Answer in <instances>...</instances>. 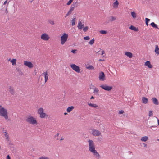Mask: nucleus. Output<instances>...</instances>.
Masks as SVG:
<instances>
[{"label":"nucleus","instance_id":"obj_1","mask_svg":"<svg viewBox=\"0 0 159 159\" xmlns=\"http://www.w3.org/2000/svg\"><path fill=\"white\" fill-rule=\"evenodd\" d=\"M89 143V150L92 152L94 157L97 158L99 159L100 157L99 154L95 149V144L93 141L89 140L88 141Z\"/></svg>","mask_w":159,"mask_h":159},{"label":"nucleus","instance_id":"obj_2","mask_svg":"<svg viewBox=\"0 0 159 159\" xmlns=\"http://www.w3.org/2000/svg\"><path fill=\"white\" fill-rule=\"evenodd\" d=\"M8 112L6 109L0 105V116L4 117L6 119L8 118Z\"/></svg>","mask_w":159,"mask_h":159},{"label":"nucleus","instance_id":"obj_3","mask_svg":"<svg viewBox=\"0 0 159 159\" xmlns=\"http://www.w3.org/2000/svg\"><path fill=\"white\" fill-rule=\"evenodd\" d=\"M26 121L29 124L37 125V121L35 118L32 116H30L26 119Z\"/></svg>","mask_w":159,"mask_h":159},{"label":"nucleus","instance_id":"obj_4","mask_svg":"<svg viewBox=\"0 0 159 159\" xmlns=\"http://www.w3.org/2000/svg\"><path fill=\"white\" fill-rule=\"evenodd\" d=\"M68 37V35L67 34L64 33L61 37V44L62 45H63L67 40V39Z\"/></svg>","mask_w":159,"mask_h":159},{"label":"nucleus","instance_id":"obj_5","mask_svg":"<svg viewBox=\"0 0 159 159\" xmlns=\"http://www.w3.org/2000/svg\"><path fill=\"white\" fill-rule=\"evenodd\" d=\"M70 67L75 72L79 73L80 72V67L75 64H72L70 65Z\"/></svg>","mask_w":159,"mask_h":159},{"label":"nucleus","instance_id":"obj_6","mask_svg":"<svg viewBox=\"0 0 159 159\" xmlns=\"http://www.w3.org/2000/svg\"><path fill=\"white\" fill-rule=\"evenodd\" d=\"M100 87L105 90L110 91L113 89L112 86H110L107 85H101Z\"/></svg>","mask_w":159,"mask_h":159},{"label":"nucleus","instance_id":"obj_7","mask_svg":"<svg viewBox=\"0 0 159 159\" xmlns=\"http://www.w3.org/2000/svg\"><path fill=\"white\" fill-rule=\"evenodd\" d=\"M105 78V75L104 73L102 71L99 73V80L100 81H103Z\"/></svg>","mask_w":159,"mask_h":159},{"label":"nucleus","instance_id":"obj_8","mask_svg":"<svg viewBox=\"0 0 159 159\" xmlns=\"http://www.w3.org/2000/svg\"><path fill=\"white\" fill-rule=\"evenodd\" d=\"M24 64L25 66H27L29 68H31L33 67V65L31 62L24 61Z\"/></svg>","mask_w":159,"mask_h":159},{"label":"nucleus","instance_id":"obj_9","mask_svg":"<svg viewBox=\"0 0 159 159\" xmlns=\"http://www.w3.org/2000/svg\"><path fill=\"white\" fill-rule=\"evenodd\" d=\"M41 39L43 40L47 41L50 38L48 34L44 33L41 35Z\"/></svg>","mask_w":159,"mask_h":159},{"label":"nucleus","instance_id":"obj_10","mask_svg":"<svg viewBox=\"0 0 159 159\" xmlns=\"http://www.w3.org/2000/svg\"><path fill=\"white\" fill-rule=\"evenodd\" d=\"M8 91L12 95H14L15 94V91L14 89V88L11 86L8 87Z\"/></svg>","mask_w":159,"mask_h":159},{"label":"nucleus","instance_id":"obj_11","mask_svg":"<svg viewBox=\"0 0 159 159\" xmlns=\"http://www.w3.org/2000/svg\"><path fill=\"white\" fill-rule=\"evenodd\" d=\"M108 21H106L105 22V24H107L110 21H111V22L113 21H114L115 20H116V17H115L111 16L108 17Z\"/></svg>","mask_w":159,"mask_h":159},{"label":"nucleus","instance_id":"obj_12","mask_svg":"<svg viewBox=\"0 0 159 159\" xmlns=\"http://www.w3.org/2000/svg\"><path fill=\"white\" fill-rule=\"evenodd\" d=\"M101 134V132L98 130H93L92 131V134L95 136H97L100 135Z\"/></svg>","mask_w":159,"mask_h":159},{"label":"nucleus","instance_id":"obj_13","mask_svg":"<svg viewBox=\"0 0 159 159\" xmlns=\"http://www.w3.org/2000/svg\"><path fill=\"white\" fill-rule=\"evenodd\" d=\"M142 102L145 104H146L148 102V99L145 97H143L142 98Z\"/></svg>","mask_w":159,"mask_h":159},{"label":"nucleus","instance_id":"obj_14","mask_svg":"<svg viewBox=\"0 0 159 159\" xmlns=\"http://www.w3.org/2000/svg\"><path fill=\"white\" fill-rule=\"evenodd\" d=\"M152 102L155 105H158L159 104V102L158 100L155 98H152Z\"/></svg>","mask_w":159,"mask_h":159},{"label":"nucleus","instance_id":"obj_15","mask_svg":"<svg viewBox=\"0 0 159 159\" xmlns=\"http://www.w3.org/2000/svg\"><path fill=\"white\" fill-rule=\"evenodd\" d=\"M43 74H44V75L45 82V83L48 80L49 75H48V73L47 72V71H46V72L43 73Z\"/></svg>","mask_w":159,"mask_h":159},{"label":"nucleus","instance_id":"obj_16","mask_svg":"<svg viewBox=\"0 0 159 159\" xmlns=\"http://www.w3.org/2000/svg\"><path fill=\"white\" fill-rule=\"evenodd\" d=\"M145 65L147 66L149 68H151L152 66L151 65L150 62L149 61H147L145 63Z\"/></svg>","mask_w":159,"mask_h":159},{"label":"nucleus","instance_id":"obj_17","mask_svg":"<svg viewBox=\"0 0 159 159\" xmlns=\"http://www.w3.org/2000/svg\"><path fill=\"white\" fill-rule=\"evenodd\" d=\"M77 27L79 29H81L84 27V25H82L81 22L80 21L78 23Z\"/></svg>","mask_w":159,"mask_h":159},{"label":"nucleus","instance_id":"obj_18","mask_svg":"<svg viewBox=\"0 0 159 159\" xmlns=\"http://www.w3.org/2000/svg\"><path fill=\"white\" fill-rule=\"evenodd\" d=\"M119 2L117 0H116V1L114 2L113 4V7L114 8H116L118 7V5H119Z\"/></svg>","mask_w":159,"mask_h":159},{"label":"nucleus","instance_id":"obj_19","mask_svg":"<svg viewBox=\"0 0 159 159\" xmlns=\"http://www.w3.org/2000/svg\"><path fill=\"white\" fill-rule=\"evenodd\" d=\"M43 111L44 110L43 108L42 107H40L38 109V113L40 115L42 113H43Z\"/></svg>","mask_w":159,"mask_h":159},{"label":"nucleus","instance_id":"obj_20","mask_svg":"<svg viewBox=\"0 0 159 159\" xmlns=\"http://www.w3.org/2000/svg\"><path fill=\"white\" fill-rule=\"evenodd\" d=\"M155 52L157 54V55L159 54V48L157 45H156L155 46Z\"/></svg>","mask_w":159,"mask_h":159},{"label":"nucleus","instance_id":"obj_21","mask_svg":"<svg viewBox=\"0 0 159 159\" xmlns=\"http://www.w3.org/2000/svg\"><path fill=\"white\" fill-rule=\"evenodd\" d=\"M74 108V107L71 106L70 107H69L67 108V112L69 113Z\"/></svg>","mask_w":159,"mask_h":159},{"label":"nucleus","instance_id":"obj_22","mask_svg":"<svg viewBox=\"0 0 159 159\" xmlns=\"http://www.w3.org/2000/svg\"><path fill=\"white\" fill-rule=\"evenodd\" d=\"M148 139V137L145 136L142 137L141 139V140L142 141L145 142Z\"/></svg>","mask_w":159,"mask_h":159},{"label":"nucleus","instance_id":"obj_23","mask_svg":"<svg viewBox=\"0 0 159 159\" xmlns=\"http://www.w3.org/2000/svg\"><path fill=\"white\" fill-rule=\"evenodd\" d=\"M48 116L45 113L43 112L39 115V117L41 118H44L45 117Z\"/></svg>","mask_w":159,"mask_h":159},{"label":"nucleus","instance_id":"obj_24","mask_svg":"<svg viewBox=\"0 0 159 159\" xmlns=\"http://www.w3.org/2000/svg\"><path fill=\"white\" fill-rule=\"evenodd\" d=\"M88 104L89 106L97 108L98 107V106L96 104H92L91 103H88Z\"/></svg>","mask_w":159,"mask_h":159},{"label":"nucleus","instance_id":"obj_25","mask_svg":"<svg viewBox=\"0 0 159 159\" xmlns=\"http://www.w3.org/2000/svg\"><path fill=\"white\" fill-rule=\"evenodd\" d=\"M125 55H126V56H127L129 58L132 57L133 56L132 54L131 53L129 52H126L125 53Z\"/></svg>","mask_w":159,"mask_h":159},{"label":"nucleus","instance_id":"obj_26","mask_svg":"<svg viewBox=\"0 0 159 159\" xmlns=\"http://www.w3.org/2000/svg\"><path fill=\"white\" fill-rule=\"evenodd\" d=\"M129 29L134 31H138V29L133 25H131L129 27Z\"/></svg>","mask_w":159,"mask_h":159},{"label":"nucleus","instance_id":"obj_27","mask_svg":"<svg viewBox=\"0 0 159 159\" xmlns=\"http://www.w3.org/2000/svg\"><path fill=\"white\" fill-rule=\"evenodd\" d=\"M9 144L10 145V148L11 150H14V144L12 143L11 141L9 142Z\"/></svg>","mask_w":159,"mask_h":159},{"label":"nucleus","instance_id":"obj_28","mask_svg":"<svg viewBox=\"0 0 159 159\" xmlns=\"http://www.w3.org/2000/svg\"><path fill=\"white\" fill-rule=\"evenodd\" d=\"M150 25L154 28L156 29H158L157 25L155 24L154 22L151 23Z\"/></svg>","mask_w":159,"mask_h":159},{"label":"nucleus","instance_id":"obj_29","mask_svg":"<svg viewBox=\"0 0 159 159\" xmlns=\"http://www.w3.org/2000/svg\"><path fill=\"white\" fill-rule=\"evenodd\" d=\"M131 15L133 18H136V14L134 11L131 12Z\"/></svg>","mask_w":159,"mask_h":159},{"label":"nucleus","instance_id":"obj_30","mask_svg":"<svg viewBox=\"0 0 159 159\" xmlns=\"http://www.w3.org/2000/svg\"><path fill=\"white\" fill-rule=\"evenodd\" d=\"M76 20V18L75 17L74 18H73L72 20H71V22H72V26H74L75 24V22Z\"/></svg>","mask_w":159,"mask_h":159},{"label":"nucleus","instance_id":"obj_31","mask_svg":"<svg viewBox=\"0 0 159 159\" xmlns=\"http://www.w3.org/2000/svg\"><path fill=\"white\" fill-rule=\"evenodd\" d=\"M16 70L20 74V75H24L23 73V72L21 71V70L19 68H17Z\"/></svg>","mask_w":159,"mask_h":159},{"label":"nucleus","instance_id":"obj_32","mask_svg":"<svg viewBox=\"0 0 159 159\" xmlns=\"http://www.w3.org/2000/svg\"><path fill=\"white\" fill-rule=\"evenodd\" d=\"M99 92V90L98 88H94L93 93L94 94H97Z\"/></svg>","mask_w":159,"mask_h":159},{"label":"nucleus","instance_id":"obj_33","mask_svg":"<svg viewBox=\"0 0 159 159\" xmlns=\"http://www.w3.org/2000/svg\"><path fill=\"white\" fill-rule=\"evenodd\" d=\"M11 62L12 63V64L13 65L16 64V60L15 59H12Z\"/></svg>","mask_w":159,"mask_h":159},{"label":"nucleus","instance_id":"obj_34","mask_svg":"<svg viewBox=\"0 0 159 159\" xmlns=\"http://www.w3.org/2000/svg\"><path fill=\"white\" fill-rule=\"evenodd\" d=\"M86 68L89 69H90H90L93 70L94 69V67L93 66L91 65H90L86 67Z\"/></svg>","mask_w":159,"mask_h":159},{"label":"nucleus","instance_id":"obj_35","mask_svg":"<svg viewBox=\"0 0 159 159\" xmlns=\"http://www.w3.org/2000/svg\"><path fill=\"white\" fill-rule=\"evenodd\" d=\"M94 41H95L94 39H92L90 41V42H89V44L90 45L93 44L94 42Z\"/></svg>","mask_w":159,"mask_h":159},{"label":"nucleus","instance_id":"obj_36","mask_svg":"<svg viewBox=\"0 0 159 159\" xmlns=\"http://www.w3.org/2000/svg\"><path fill=\"white\" fill-rule=\"evenodd\" d=\"M100 33L103 34H105L107 33V32L105 30H101Z\"/></svg>","mask_w":159,"mask_h":159},{"label":"nucleus","instance_id":"obj_37","mask_svg":"<svg viewBox=\"0 0 159 159\" xmlns=\"http://www.w3.org/2000/svg\"><path fill=\"white\" fill-rule=\"evenodd\" d=\"M49 23L52 25H53L54 24V21H52L51 20H48Z\"/></svg>","mask_w":159,"mask_h":159},{"label":"nucleus","instance_id":"obj_38","mask_svg":"<svg viewBox=\"0 0 159 159\" xmlns=\"http://www.w3.org/2000/svg\"><path fill=\"white\" fill-rule=\"evenodd\" d=\"M153 115V111H150L149 113V116H151Z\"/></svg>","mask_w":159,"mask_h":159},{"label":"nucleus","instance_id":"obj_39","mask_svg":"<svg viewBox=\"0 0 159 159\" xmlns=\"http://www.w3.org/2000/svg\"><path fill=\"white\" fill-rule=\"evenodd\" d=\"M38 159H49V158L46 157H42L39 158Z\"/></svg>","mask_w":159,"mask_h":159},{"label":"nucleus","instance_id":"obj_40","mask_svg":"<svg viewBox=\"0 0 159 159\" xmlns=\"http://www.w3.org/2000/svg\"><path fill=\"white\" fill-rule=\"evenodd\" d=\"M88 26H86L85 28H83V30L84 32L87 31L88 30Z\"/></svg>","mask_w":159,"mask_h":159},{"label":"nucleus","instance_id":"obj_41","mask_svg":"<svg viewBox=\"0 0 159 159\" xmlns=\"http://www.w3.org/2000/svg\"><path fill=\"white\" fill-rule=\"evenodd\" d=\"M84 39L85 40H89L90 39V38L89 36H87L85 37L84 38Z\"/></svg>","mask_w":159,"mask_h":159},{"label":"nucleus","instance_id":"obj_42","mask_svg":"<svg viewBox=\"0 0 159 159\" xmlns=\"http://www.w3.org/2000/svg\"><path fill=\"white\" fill-rule=\"evenodd\" d=\"M77 50L76 49H74L72 50L71 51V52H72V53L75 54Z\"/></svg>","mask_w":159,"mask_h":159},{"label":"nucleus","instance_id":"obj_43","mask_svg":"<svg viewBox=\"0 0 159 159\" xmlns=\"http://www.w3.org/2000/svg\"><path fill=\"white\" fill-rule=\"evenodd\" d=\"M150 21V20L149 19L147 18H145V23H148Z\"/></svg>","mask_w":159,"mask_h":159},{"label":"nucleus","instance_id":"obj_44","mask_svg":"<svg viewBox=\"0 0 159 159\" xmlns=\"http://www.w3.org/2000/svg\"><path fill=\"white\" fill-rule=\"evenodd\" d=\"M73 5H74V6L75 7H77L78 6V4H77V2H73Z\"/></svg>","mask_w":159,"mask_h":159},{"label":"nucleus","instance_id":"obj_45","mask_svg":"<svg viewBox=\"0 0 159 159\" xmlns=\"http://www.w3.org/2000/svg\"><path fill=\"white\" fill-rule=\"evenodd\" d=\"M124 113V111L123 110H120L119 111V113L120 114H122Z\"/></svg>","mask_w":159,"mask_h":159},{"label":"nucleus","instance_id":"obj_46","mask_svg":"<svg viewBox=\"0 0 159 159\" xmlns=\"http://www.w3.org/2000/svg\"><path fill=\"white\" fill-rule=\"evenodd\" d=\"M72 2L71 1H70V0L69 1V2L67 3V5H70L71 4V3Z\"/></svg>","mask_w":159,"mask_h":159},{"label":"nucleus","instance_id":"obj_47","mask_svg":"<svg viewBox=\"0 0 159 159\" xmlns=\"http://www.w3.org/2000/svg\"><path fill=\"white\" fill-rule=\"evenodd\" d=\"M72 11V10H70V9L69 10V11H68V13L70 14V15L71 13H72V11Z\"/></svg>","mask_w":159,"mask_h":159},{"label":"nucleus","instance_id":"obj_48","mask_svg":"<svg viewBox=\"0 0 159 159\" xmlns=\"http://www.w3.org/2000/svg\"><path fill=\"white\" fill-rule=\"evenodd\" d=\"M6 139L7 141H9L10 139H9V136L6 137Z\"/></svg>","mask_w":159,"mask_h":159},{"label":"nucleus","instance_id":"obj_49","mask_svg":"<svg viewBox=\"0 0 159 159\" xmlns=\"http://www.w3.org/2000/svg\"><path fill=\"white\" fill-rule=\"evenodd\" d=\"M98 141L101 142L102 140V139L101 138L99 137L98 138Z\"/></svg>","mask_w":159,"mask_h":159},{"label":"nucleus","instance_id":"obj_50","mask_svg":"<svg viewBox=\"0 0 159 159\" xmlns=\"http://www.w3.org/2000/svg\"><path fill=\"white\" fill-rule=\"evenodd\" d=\"M59 135V133H57V134H56V135H55V136H54V137L55 138H56L57 136V137H58V136Z\"/></svg>","mask_w":159,"mask_h":159},{"label":"nucleus","instance_id":"obj_51","mask_svg":"<svg viewBox=\"0 0 159 159\" xmlns=\"http://www.w3.org/2000/svg\"><path fill=\"white\" fill-rule=\"evenodd\" d=\"M74 8L73 7H70V10H72V11H73L74 10Z\"/></svg>","mask_w":159,"mask_h":159},{"label":"nucleus","instance_id":"obj_52","mask_svg":"<svg viewBox=\"0 0 159 159\" xmlns=\"http://www.w3.org/2000/svg\"><path fill=\"white\" fill-rule=\"evenodd\" d=\"M5 136L6 137H8V136L7 134V133L6 132H5Z\"/></svg>","mask_w":159,"mask_h":159},{"label":"nucleus","instance_id":"obj_53","mask_svg":"<svg viewBox=\"0 0 159 159\" xmlns=\"http://www.w3.org/2000/svg\"><path fill=\"white\" fill-rule=\"evenodd\" d=\"M7 159H11L9 155H8L7 156Z\"/></svg>","mask_w":159,"mask_h":159},{"label":"nucleus","instance_id":"obj_54","mask_svg":"<svg viewBox=\"0 0 159 159\" xmlns=\"http://www.w3.org/2000/svg\"><path fill=\"white\" fill-rule=\"evenodd\" d=\"M102 53L101 54L102 55H103L105 53V52L104 50H102Z\"/></svg>","mask_w":159,"mask_h":159},{"label":"nucleus","instance_id":"obj_55","mask_svg":"<svg viewBox=\"0 0 159 159\" xmlns=\"http://www.w3.org/2000/svg\"><path fill=\"white\" fill-rule=\"evenodd\" d=\"M69 15H70L67 12V13L66 14V16H65V18L66 17V16H68Z\"/></svg>","mask_w":159,"mask_h":159},{"label":"nucleus","instance_id":"obj_56","mask_svg":"<svg viewBox=\"0 0 159 159\" xmlns=\"http://www.w3.org/2000/svg\"><path fill=\"white\" fill-rule=\"evenodd\" d=\"M104 61V60H102V59H99V61Z\"/></svg>","mask_w":159,"mask_h":159},{"label":"nucleus","instance_id":"obj_57","mask_svg":"<svg viewBox=\"0 0 159 159\" xmlns=\"http://www.w3.org/2000/svg\"><path fill=\"white\" fill-rule=\"evenodd\" d=\"M64 138H63V137H62L61 138V139H60V140H64Z\"/></svg>","mask_w":159,"mask_h":159},{"label":"nucleus","instance_id":"obj_58","mask_svg":"<svg viewBox=\"0 0 159 159\" xmlns=\"http://www.w3.org/2000/svg\"><path fill=\"white\" fill-rule=\"evenodd\" d=\"M8 11L7 9L6 8V10H5V12L6 13H8Z\"/></svg>","mask_w":159,"mask_h":159},{"label":"nucleus","instance_id":"obj_59","mask_svg":"<svg viewBox=\"0 0 159 159\" xmlns=\"http://www.w3.org/2000/svg\"><path fill=\"white\" fill-rule=\"evenodd\" d=\"M7 0L4 2V4L5 5L7 3Z\"/></svg>","mask_w":159,"mask_h":159},{"label":"nucleus","instance_id":"obj_60","mask_svg":"<svg viewBox=\"0 0 159 159\" xmlns=\"http://www.w3.org/2000/svg\"><path fill=\"white\" fill-rule=\"evenodd\" d=\"M94 98L93 96H92L91 98H90V99H94Z\"/></svg>","mask_w":159,"mask_h":159},{"label":"nucleus","instance_id":"obj_61","mask_svg":"<svg viewBox=\"0 0 159 159\" xmlns=\"http://www.w3.org/2000/svg\"><path fill=\"white\" fill-rule=\"evenodd\" d=\"M73 7L74 8H75V6H74V5H73V4L71 5V7Z\"/></svg>","mask_w":159,"mask_h":159},{"label":"nucleus","instance_id":"obj_62","mask_svg":"<svg viewBox=\"0 0 159 159\" xmlns=\"http://www.w3.org/2000/svg\"><path fill=\"white\" fill-rule=\"evenodd\" d=\"M56 138L57 140H58L59 139V138H58V137H57Z\"/></svg>","mask_w":159,"mask_h":159},{"label":"nucleus","instance_id":"obj_63","mask_svg":"<svg viewBox=\"0 0 159 159\" xmlns=\"http://www.w3.org/2000/svg\"><path fill=\"white\" fill-rule=\"evenodd\" d=\"M144 147H147V145L146 144L144 143Z\"/></svg>","mask_w":159,"mask_h":159},{"label":"nucleus","instance_id":"obj_64","mask_svg":"<svg viewBox=\"0 0 159 159\" xmlns=\"http://www.w3.org/2000/svg\"><path fill=\"white\" fill-rule=\"evenodd\" d=\"M157 122H158V125H159V119H158L157 120Z\"/></svg>","mask_w":159,"mask_h":159}]
</instances>
